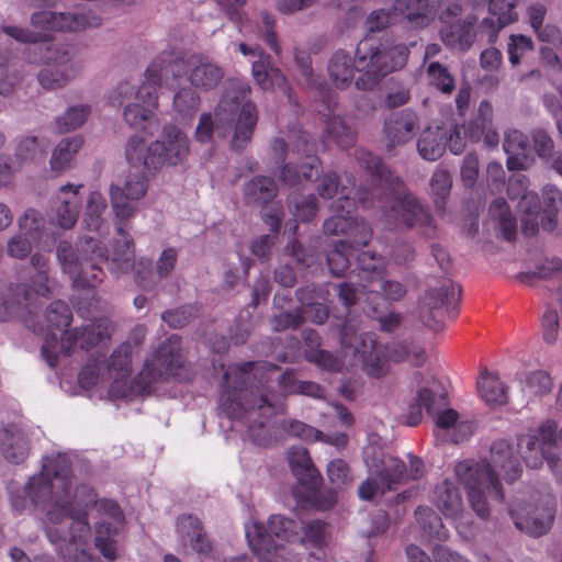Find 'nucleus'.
<instances>
[{
	"instance_id": "1",
	"label": "nucleus",
	"mask_w": 562,
	"mask_h": 562,
	"mask_svg": "<svg viewBox=\"0 0 562 562\" xmlns=\"http://www.w3.org/2000/svg\"><path fill=\"white\" fill-rule=\"evenodd\" d=\"M26 490L34 505L45 513V532L53 544L81 540L88 536V512L98 506L110 520H102L98 525L95 547L105 559L116 558L113 537L123 526L120 507L113 501L98 503L95 492L88 485H78L72 491L67 457L58 454L45 458L41 473L30 479Z\"/></svg>"
},
{
	"instance_id": "2",
	"label": "nucleus",
	"mask_w": 562,
	"mask_h": 562,
	"mask_svg": "<svg viewBox=\"0 0 562 562\" xmlns=\"http://www.w3.org/2000/svg\"><path fill=\"white\" fill-rule=\"evenodd\" d=\"M518 449L504 439L494 441L490 460L480 462L462 461L454 468L456 476L467 491L468 502L482 519L491 514V503H503L504 492L499 482L502 475L508 483L520 477L522 468Z\"/></svg>"
},
{
	"instance_id": "3",
	"label": "nucleus",
	"mask_w": 562,
	"mask_h": 562,
	"mask_svg": "<svg viewBox=\"0 0 562 562\" xmlns=\"http://www.w3.org/2000/svg\"><path fill=\"white\" fill-rule=\"evenodd\" d=\"M356 159L361 168L370 172L374 183L371 192L367 189L357 192L358 201L364 207H380L387 225L403 223L408 227L418 226L425 228V233L430 235L435 229L430 213L415 196L411 194L400 196L402 186L400 178L392 175L379 157L366 149H357Z\"/></svg>"
},
{
	"instance_id": "4",
	"label": "nucleus",
	"mask_w": 562,
	"mask_h": 562,
	"mask_svg": "<svg viewBox=\"0 0 562 562\" xmlns=\"http://www.w3.org/2000/svg\"><path fill=\"white\" fill-rule=\"evenodd\" d=\"M181 339L177 335L167 338L150 358H147L137 376L132 380L133 356L128 345H119L108 359H103L105 373L111 378L109 394L113 398L127 397L134 391L144 393L150 386L176 374L181 366Z\"/></svg>"
},
{
	"instance_id": "5",
	"label": "nucleus",
	"mask_w": 562,
	"mask_h": 562,
	"mask_svg": "<svg viewBox=\"0 0 562 562\" xmlns=\"http://www.w3.org/2000/svg\"><path fill=\"white\" fill-rule=\"evenodd\" d=\"M262 366L257 362H245L229 367L224 374L225 390L220 402L231 418H246L251 423L249 434L252 440L266 446L270 439L261 434L263 422L257 424V411L261 416H269L274 412L273 395L266 389V380L258 379Z\"/></svg>"
},
{
	"instance_id": "6",
	"label": "nucleus",
	"mask_w": 562,
	"mask_h": 562,
	"mask_svg": "<svg viewBox=\"0 0 562 562\" xmlns=\"http://www.w3.org/2000/svg\"><path fill=\"white\" fill-rule=\"evenodd\" d=\"M251 88L244 80H229L215 108V122L210 113L200 116L195 130V138L200 143L212 139L214 130L217 135L225 137L233 122L235 130L231 142L234 150H241L250 142L258 122L256 105L250 101Z\"/></svg>"
},
{
	"instance_id": "7",
	"label": "nucleus",
	"mask_w": 562,
	"mask_h": 562,
	"mask_svg": "<svg viewBox=\"0 0 562 562\" xmlns=\"http://www.w3.org/2000/svg\"><path fill=\"white\" fill-rule=\"evenodd\" d=\"M179 57L175 48L164 49L146 68L143 81L135 86L121 82L115 93L120 103H125L123 119L135 130H145L146 124L158 126L156 110L158 109L157 90L162 85L168 64Z\"/></svg>"
},
{
	"instance_id": "8",
	"label": "nucleus",
	"mask_w": 562,
	"mask_h": 562,
	"mask_svg": "<svg viewBox=\"0 0 562 562\" xmlns=\"http://www.w3.org/2000/svg\"><path fill=\"white\" fill-rule=\"evenodd\" d=\"M190 154V139L176 125L168 124L161 130L159 138L147 144L144 138L133 135L125 147V157L131 168H143L157 173L164 166H178Z\"/></svg>"
},
{
	"instance_id": "9",
	"label": "nucleus",
	"mask_w": 562,
	"mask_h": 562,
	"mask_svg": "<svg viewBox=\"0 0 562 562\" xmlns=\"http://www.w3.org/2000/svg\"><path fill=\"white\" fill-rule=\"evenodd\" d=\"M57 259L76 288H94L102 281L98 262L105 259V250L93 238H85L72 247L67 241L57 246Z\"/></svg>"
},
{
	"instance_id": "10",
	"label": "nucleus",
	"mask_w": 562,
	"mask_h": 562,
	"mask_svg": "<svg viewBox=\"0 0 562 562\" xmlns=\"http://www.w3.org/2000/svg\"><path fill=\"white\" fill-rule=\"evenodd\" d=\"M363 459L370 473L376 476L387 491L395 488V485L405 484L409 481L420 480L425 474V465L420 458L407 454L409 467L401 459L375 446L369 445L363 450Z\"/></svg>"
},
{
	"instance_id": "11",
	"label": "nucleus",
	"mask_w": 562,
	"mask_h": 562,
	"mask_svg": "<svg viewBox=\"0 0 562 562\" xmlns=\"http://www.w3.org/2000/svg\"><path fill=\"white\" fill-rule=\"evenodd\" d=\"M341 349L358 357L362 370L372 378L384 376L390 369L389 358L383 345H379L371 333H359L358 327L347 322L340 330Z\"/></svg>"
},
{
	"instance_id": "12",
	"label": "nucleus",
	"mask_w": 562,
	"mask_h": 562,
	"mask_svg": "<svg viewBox=\"0 0 562 562\" xmlns=\"http://www.w3.org/2000/svg\"><path fill=\"white\" fill-rule=\"evenodd\" d=\"M122 183L112 184L110 188L111 205L115 218L121 223H127L137 212L136 202L143 199L148 189V171L143 168H134Z\"/></svg>"
},
{
	"instance_id": "13",
	"label": "nucleus",
	"mask_w": 562,
	"mask_h": 562,
	"mask_svg": "<svg viewBox=\"0 0 562 562\" xmlns=\"http://www.w3.org/2000/svg\"><path fill=\"white\" fill-rule=\"evenodd\" d=\"M45 63V67L37 75L38 82L45 90L64 88L81 71L80 63L64 46L49 48Z\"/></svg>"
},
{
	"instance_id": "14",
	"label": "nucleus",
	"mask_w": 562,
	"mask_h": 562,
	"mask_svg": "<svg viewBox=\"0 0 562 562\" xmlns=\"http://www.w3.org/2000/svg\"><path fill=\"white\" fill-rule=\"evenodd\" d=\"M297 528L294 520L281 515H272L269 519V531L260 522L252 521L246 526V538L250 549L258 555H262L280 548L273 541L272 535L278 539L289 541L296 537Z\"/></svg>"
},
{
	"instance_id": "15",
	"label": "nucleus",
	"mask_w": 562,
	"mask_h": 562,
	"mask_svg": "<svg viewBox=\"0 0 562 562\" xmlns=\"http://www.w3.org/2000/svg\"><path fill=\"white\" fill-rule=\"evenodd\" d=\"M407 57L408 49L403 44H380L376 47H370L367 53L359 56L358 71L372 77V83H374L378 78L403 68Z\"/></svg>"
},
{
	"instance_id": "16",
	"label": "nucleus",
	"mask_w": 562,
	"mask_h": 562,
	"mask_svg": "<svg viewBox=\"0 0 562 562\" xmlns=\"http://www.w3.org/2000/svg\"><path fill=\"white\" fill-rule=\"evenodd\" d=\"M113 331L114 325L108 317L97 318L86 326L65 331L60 340L61 350L66 355L71 353L76 346L89 350L110 340Z\"/></svg>"
},
{
	"instance_id": "17",
	"label": "nucleus",
	"mask_w": 562,
	"mask_h": 562,
	"mask_svg": "<svg viewBox=\"0 0 562 562\" xmlns=\"http://www.w3.org/2000/svg\"><path fill=\"white\" fill-rule=\"evenodd\" d=\"M509 513L516 527L532 536H541L551 526L554 509L550 497L543 498L539 504L510 507Z\"/></svg>"
},
{
	"instance_id": "18",
	"label": "nucleus",
	"mask_w": 562,
	"mask_h": 562,
	"mask_svg": "<svg viewBox=\"0 0 562 562\" xmlns=\"http://www.w3.org/2000/svg\"><path fill=\"white\" fill-rule=\"evenodd\" d=\"M186 78L190 85L201 91H211L224 78V69L210 57L193 54L186 60Z\"/></svg>"
},
{
	"instance_id": "19",
	"label": "nucleus",
	"mask_w": 562,
	"mask_h": 562,
	"mask_svg": "<svg viewBox=\"0 0 562 562\" xmlns=\"http://www.w3.org/2000/svg\"><path fill=\"white\" fill-rule=\"evenodd\" d=\"M508 195L512 200L519 199L518 209L526 215L522 220L524 233L532 235L540 226L541 206L538 195L527 190V179L518 175L509 180Z\"/></svg>"
},
{
	"instance_id": "20",
	"label": "nucleus",
	"mask_w": 562,
	"mask_h": 562,
	"mask_svg": "<svg viewBox=\"0 0 562 562\" xmlns=\"http://www.w3.org/2000/svg\"><path fill=\"white\" fill-rule=\"evenodd\" d=\"M31 266L35 273L27 283H19L11 288L18 303L31 302L40 296H48L52 292V281L48 276V258L40 252L31 256Z\"/></svg>"
},
{
	"instance_id": "21",
	"label": "nucleus",
	"mask_w": 562,
	"mask_h": 562,
	"mask_svg": "<svg viewBox=\"0 0 562 562\" xmlns=\"http://www.w3.org/2000/svg\"><path fill=\"white\" fill-rule=\"evenodd\" d=\"M81 184H65L56 193L50 205V218L63 229H70L78 220L81 200L79 190Z\"/></svg>"
},
{
	"instance_id": "22",
	"label": "nucleus",
	"mask_w": 562,
	"mask_h": 562,
	"mask_svg": "<svg viewBox=\"0 0 562 562\" xmlns=\"http://www.w3.org/2000/svg\"><path fill=\"white\" fill-rule=\"evenodd\" d=\"M557 424L552 420L543 423L537 435H522L518 438L517 447L525 446L528 453L522 456L526 464L530 468H539L546 457V447L551 446L558 439Z\"/></svg>"
},
{
	"instance_id": "23",
	"label": "nucleus",
	"mask_w": 562,
	"mask_h": 562,
	"mask_svg": "<svg viewBox=\"0 0 562 562\" xmlns=\"http://www.w3.org/2000/svg\"><path fill=\"white\" fill-rule=\"evenodd\" d=\"M31 452V439L27 431L15 424L0 428V453L10 463L24 462Z\"/></svg>"
},
{
	"instance_id": "24",
	"label": "nucleus",
	"mask_w": 562,
	"mask_h": 562,
	"mask_svg": "<svg viewBox=\"0 0 562 562\" xmlns=\"http://www.w3.org/2000/svg\"><path fill=\"white\" fill-rule=\"evenodd\" d=\"M31 22L34 27L43 31H78L86 26H98L101 23L100 19L88 22L81 15L52 11L35 12Z\"/></svg>"
},
{
	"instance_id": "25",
	"label": "nucleus",
	"mask_w": 562,
	"mask_h": 562,
	"mask_svg": "<svg viewBox=\"0 0 562 562\" xmlns=\"http://www.w3.org/2000/svg\"><path fill=\"white\" fill-rule=\"evenodd\" d=\"M346 178L348 184H342L340 191L341 195L338 196L337 200L330 205V210L333 213H335V215L327 218L323 224L324 232L328 235H338L340 233L346 234L347 226L352 218L340 214L344 212L349 214L355 204L353 199H351V193L355 189V181L347 175Z\"/></svg>"
},
{
	"instance_id": "26",
	"label": "nucleus",
	"mask_w": 562,
	"mask_h": 562,
	"mask_svg": "<svg viewBox=\"0 0 562 562\" xmlns=\"http://www.w3.org/2000/svg\"><path fill=\"white\" fill-rule=\"evenodd\" d=\"M437 0H397L392 4V13L402 15L414 27L429 25L437 13Z\"/></svg>"
},
{
	"instance_id": "27",
	"label": "nucleus",
	"mask_w": 562,
	"mask_h": 562,
	"mask_svg": "<svg viewBox=\"0 0 562 562\" xmlns=\"http://www.w3.org/2000/svg\"><path fill=\"white\" fill-rule=\"evenodd\" d=\"M517 0H490L488 12L491 18H485L481 23L482 32L486 33L488 41L494 42L497 33L517 19L515 12Z\"/></svg>"
},
{
	"instance_id": "28",
	"label": "nucleus",
	"mask_w": 562,
	"mask_h": 562,
	"mask_svg": "<svg viewBox=\"0 0 562 562\" xmlns=\"http://www.w3.org/2000/svg\"><path fill=\"white\" fill-rule=\"evenodd\" d=\"M503 148L507 154L509 170H524L532 164V156L528 137L517 130L505 133Z\"/></svg>"
},
{
	"instance_id": "29",
	"label": "nucleus",
	"mask_w": 562,
	"mask_h": 562,
	"mask_svg": "<svg viewBox=\"0 0 562 562\" xmlns=\"http://www.w3.org/2000/svg\"><path fill=\"white\" fill-rule=\"evenodd\" d=\"M446 393L436 385L435 387H423L418 391L416 401L408 406L405 422L409 426H416L423 418V408L432 414L437 409L445 407Z\"/></svg>"
},
{
	"instance_id": "30",
	"label": "nucleus",
	"mask_w": 562,
	"mask_h": 562,
	"mask_svg": "<svg viewBox=\"0 0 562 562\" xmlns=\"http://www.w3.org/2000/svg\"><path fill=\"white\" fill-rule=\"evenodd\" d=\"M251 75L263 90L280 89L286 92V78L272 63L270 55L259 52L258 59L251 65Z\"/></svg>"
},
{
	"instance_id": "31",
	"label": "nucleus",
	"mask_w": 562,
	"mask_h": 562,
	"mask_svg": "<svg viewBox=\"0 0 562 562\" xmlns=\"http://www.w3.org/2000/svg\"><path fill=\"white\" fill-rule=\"evenodd\" d=\"M434 502L440 513L450 519L458 518L465 509L459 488L449 480L436 486Z\"/></svg>"
},
{
	"instance_id": "32",
	"label": "nucleus",
	"mask_w": 562,
	"mask_h": 562,
	"mask_svg": "<svg viewBox=\"0 0 562 562\" xmlns=\"http://www.w3.org/2000/svg\"><path fill=\"white\" fill-rule=\"evenodd\" d=\"M177 529L186 546L201 555H207L212 544L203 532L201 521L191 515L178 518Z\"/></svg>"
},
{
	"instance_id": "33",
	"label": "nucleus",
	"mask_w": 562,
	"mask_h": 562,
	"mask_svg": "<svg viewBox=\"0 0 562 562\" xmlns=\"http://www.w3.org/2000/svg\"><path fill=\"white\" fill-rule=\"evenodd\" d=\"M419 126L418 116L412 111H402L385 122V133L392 144H403L413 137Z\"/></svg>"
},
{
	"instance_id": "34",
	"label": "nucleus",
	"mask_w": 562,
	"mask_h": 562,
	"mask_svg": "<svg viewBox=\"0 0 562 562\" xmlns=\"http://www.w3.org/2000/svg\"><path fill=\"white\" fill-rule=\"evenodd\" d=\"M447 127H428L423 131L417 142L419 156L428 161L439 159L447 147Z\"/></svg>"
},
{
	"instance_id": "35",
	"label": "nucleus",
	"mask_w": 562,
	"mask_h": 562,
	"mask_svg": "<svg viewBox=\"0 0 562 562\" xmlns=\"http://www.w3.org/2000/svg\"><path fill=\"white\" fill-rule=\"evenodd\" d=\"M125 223L117 221L116 232L121 236L114 244L111 269L115 272H127L134 267L135 252L133 239L123 227Z\"/></svg>"
},
{
	"instance_id": "36",
	"label": "nucleus",
	"mask_w": 562,
	"mask_h": 562,
	"mask_svg": "<svg viewBox=\"0 0 562 562\" xmlns=\"http://www.w3.org/2000/svg\"><path fill=\"white\" fill-rule=\"evenodd\" d=\"M286 459L292 473L301 483L316 484L319 473L314 467L308 451L304 447H292L288 450Z\"/></svg>"
},
{
	"instance_id": "37",
	"label": "nucleus",
	"mask_w": 562,
	"mask_h": 562,
	"mask_svg": "<svg viewBox=\"0 0 562 562\" xmlns=\"http://www.w3.org/2000/svg\"><path fill=\"white\" fill-rule=\"evenodd\" d=\"M476 384L479 394L486 404L504 405L507 403V387L496 373L483 369Z\"/></svg>"
},
{
	"instance_id": "38",
	"label": "nucleus",
	"mask_w": 562,
	"mask_h": 562,
	"mask_svg": "<svg viewBox=\"0 0 562 562\" xmlns=\"http://www.w3.org/2000/svg\"><path fill=\"white\" fill-rule=\"evenodd\" d=\"M82 138L71 136L63 138L53 150L49 166L52 171L61 173L74 166L75 157L82 147Z\"/></svg>"
},
{
	"instance_id": "39",
	"label": "nucleus",
	"mask_w": 562,
	"mask_h": 562,
	"mask_svg": "<svg viewBox=\"0 0 562 562\" xmlns=\"http://www.w3.org/2000/svg\"><path fill=\"white\" fill-rule=\"evenodd\" d=\"M358 68L359 64L356 66L351 55L344 50H337L328 63L329 78L336 87L345 88L352 81Z\"/></svg>"
},
{
	"instance_id": "40",
	"label": "nucleus",
	"mask_w": 562,
	"mask_h": 562,
	"mask_svg": "<svg viewBox=\"0 0 562 562\" xmlns=\"http://www.w3.org/2000/svg\"><path fill=\"white\" fill-rule=\"evenodd\" d=\"M436 414V427L439 430H453L451 440L453 442L462 441L469 438L473 432V425L470 422H459V414L452 409L447 408L437 409Z\"/></svg>"
},
{
	"instance_id": "41",
	"label": "nucleus",
	"mask_w": 562,
	"mask_h": 562,
	"mask_svg": "<svg viewBox=\"0 0 562 562\" xmlns=\"http://www.w3.org/2000/svg\"><path fill=\"white\" fill-rule=\"evenodd\" d=\"M319 160L316 156L306 155L301 165L286 164L281 169L280 179L289 187H296L303 180H311L318 172Z\"/></svg>"
},
{
	"instance_id": "42",
	"label": "nucleus",
	"mask_w": 562,
	"mask_h": 562,
	"mask_svg": "<svg viewBox=\"0 0 562 562\" xmlns=\"http://www.w3.org/2000/svg\"><path fill=\"white\" fill-rule=\"evenodd\" d=\"M383 348L392 362L411 361L414 366H422L426 361L425 349L414 341H393Z\"/></svg>"
},
{
	"instance_id": "43",
	"label": "nucleus",
	"mask_w": 562,
	"mask_h": 562,
	"mask_svg": "<svg viewBox=\"0 0 562 562\" xmlns=\"http://www.w3.org/2000/svg\"><path fill=\"white\" fill-rule=\"evenodd\" d=\"M277 192V184L271 178L258 176L246 183L244 196L247 203L261 205L273 200Z\"/></svg>"
},
{
	"instance_id": "44",
	"label": "nucleus",
	"mask_w": 562,
	"mask_h": 562,
	"mask_svg": "<svg viewBox=\"0 0 562 562\" xmlns=\"http://www.w3.org/2000/svg\"><path fill=\"white\" fill-rule=\"evenodd\" d=\"M471 23L461 22L459 19L453 23H449L442 26L440 35L442 42L451 47H459L465 49L470 47L473 41Z\"/></svg>"
},
{
	"instance_id": "45",
	"label": "nucleus",
	"mask_w": 562,
	"mask_h": 562,
	"mask_svg": "<svg viewBox=\"0 0 562 562\" xmlns=\"http://www.w3.org/2000/svg\"><path fill=\"white\" fill-rule=\"evenodd\" d=\"M460 294L461 289L458 284L445 281L439 288L429 289L424 301L429 310H437L459 301Z\"/></svg>"
},
{
	"instance_id": "46",
	"label": "nucleus",
	"mask_w": 562,
	"mask_h": 562,
	"mask_svg": "<svg viewBox=\"0 0 562 562\" xmlns=\"http://www.w3.org/2000/svg\"><path fill=\"white\" fill-rule=\"evenodd\" d=\"M543 207H541L540 227L544 231H552L557 225L558 205L562 202L560 190L548 184L543 188Z\"/></svg>"
},
{
	"instance_id": "47",
	"label": "nucleus",
	"mask_w": 562,
	"mask_h": 562,
	"mask_svg": "<svg viewBox=\"0 0 562 562\" xmlns=\"http://www.w3.org/2000/svg\"><path fill=\"white\" fill-rule=\"evenodd\" d=\"M91 114L89 104H76L69 106L63 114L56 117L55 125L58 133H68L81 127Z\"/></svg>"
},
{
	"instance_id": "48",
	"label": "nucleus",
	"mask_w": 562,
	"mask_h": 562,
	"mask_svg": "<svg viewBox=\"0 0 562 562\" xmlns=\"http://www.w3.org/2000/svg\"><path fill=\"white\" fill-rule=\"evenodd\" d=\"M79 383L87 390L99 384H108V387H110L111 378L109 373H105L103 359L93 358L89 360L79 373Z\"/></svg>"
},
{
	"instance_id": "49",
	"label": "nucleus",
	"mask_w": 562,
	"mask_h": 562,
	"mask_svg": "<svg viewBox=\"0 0 562 562\" xmlns=\"http://www.w3.org/2000/svg\"><path fill=\"white\" fill-rule=\"evenodd\" d=\"M358 270L359 278L366 282L361 286L372 285L378 280H381L384 273L383 260L369 251L362 252L358 257Z\"/></svg>"
},
{
	"instance_id": "50",
	"label": "nucleus",
	"mask_w": 562,
	"mask_h": 562,
	"mask_svg": "<svg viewBox=\"0 0 562 562\" xmlns=\"http://www.w3.org/2000/svg\"><path fill=\"white\" fill-rule=\"evenodd\" d=\"M490 214L501 226L507 240H514L517 232L516 220L512 216L509 207L503 198L495 199L490 205Z\"/></svg>"
},
{
	"instance_id": "51",
	"label": "nucleus",
	"mask_w": 562,
	"mask_h": 562,
	"mask_svg": "<svg viewBox=\"0 0 562 562\" xmlns=\"http://www.w3.org/2000/svg\"><path fill=\"white\" fill-rule=\"evenodd\" d=\"M315 290L306 286L296 291L297 300L304 307V314L310 318L311 322L322 325L328 318V310L319 302H314Z\"/></svg>"
},
{
	"instance_id": "52",
	"label": "nucleus",
	"mask_w": 562,
	"mask_h": 562,
	"mask_svg": "<svg viewBox=\"0 0 562 562\" xmlns=\"http://www.w3.org/2000/svg\"><path fill=\"white\" fill-rule=\"evenodd\" d=\"M46 144L36 136H22L15 140V157L21 161H37L44 158Z\"/></svg>"
},
{
	"instance_id": "53",
	"label": "nucleus",
	"mask_w": 562,
	"mask_h": 562,
	"mask_svg": "<svg viewBox=\"0 0 562 562\" xmlns=\"http://www.w3.org/2000/svg\"><path fill=\"white\" fill-rule=\"evenodd\" d=\"M415 515L424 532L429 538H436L438 540L447 539L448 530L445 528L441 518L431 508L418 507Z\"/></svg>"
},
{
	"instance_id": "54",
	"label": "nucleus",
	"mask_w": 562,
	"mask_h": 562,
	"mask_svg": "<svg viewBox=\"0 0 562 562\" xmlns=\"http://www.w3.org/2000/svg\"><path fill=\"white\" fill-rule=\"evenodd\" d=\"M326 136L331 138L340 147H349L355 143L356 132L340 116H333L326 122Z\"/></svg>"
},
{
	"instance_id": "55",
	"label": "nucleus",
	"mask_w": 562,
	"mask_h": 562,
	"mask_svg": "<svg viewBox=\"0 0 562 562\" xmlns=\"http://www.w3.org/2000/svg\"><path fill=\"white\" fill-rule=\"evenodd\" d=\"M430 193L436 207L440 211L445 209L446 199L449 196L452 179L448 170L438 168L430 178Z\"/></svg>"
},
{
	"instance_id": "56",
	"label": "nucleus",
	"mask_w": 562,
	"mask_h": 562,
	"mask_svg": "<svg viewBox=\"0 0 562 562\" xmlns=\"http://www.w3.org/2000/svg\"><path fill=\"white\" fill-rule=\"evenodd\" d=\"M553 387L551 376L546 371H533L522 382L521 391L526 397L543 396Z\"/></svg>"
},
{
	"instance_id": "57",
	"label": "nucleus",
	"mask_w": 562,
	"mask_h": 562,
	"mask_svg": "<svg viewBox=\"0 0 562 562\" xmlns=\"http://www.w3.org/2000/svg\"><path fill=\"white\" fill-rule=\"evenodd\" d=\"M426 72L431 86L436 87L442 93H452L456 88L454 78L446 66L438 61H431L427 66Z\"/></svg>"
},
{
	"instance_id": "58",
	"label": "nucleus",
	"mask_w": 562,
	"mask_h": 562,
	"mask_svg": "<svg viewBox=\"0 0 562 562\" xmlns=\"http://www.w3.org/2000/svg\"><path fill=\"white\" fill-rule=\"evenodd\" d=\"M200 102V95L195 90L183 87L173 95V110L182 116H191L199 110Z\"/></svg>"
},
{
	"instance_id": "59",
	"label": "nucleus",
	"mask_w": 562,
	"mask_h": 562,
	"mask_svg": "<svg viewBox=\"0 0 562 562\" xmlns=\"http://www.w3.org/2000/svg\"><path fill=\"white\" fill-rule=\"evenodd\" d=\"M106 209V202L100 192L93 191L87 201L86 225L90 231H100L102 227V213Z\"/></svg>"
},
{
	"instance_id": "60",
	"label": "nucleus",
	"mask_w": 562,
	"mask_h": 562,
	"mask_svg": "<svg viewBox=\"0 0 562 562\" xmlns=\"http://www.w3.org/2000/svg\"><path fill=\"white\" fill-rule=\"evenodd\" d=\"M345 235L348 237V239L345 240L347 246L357 249L368 245L372 237V229L364 221L351 218Z\"/></svg>"
},
{
	"instance_id": "61",
	"label": "nucleus",
	"mask_w": 562,
	"mask_h": 562,
	"mask_svg": "<svg viewBox=\"0 0 562 562\" xmlns=\"http://www.w3.org/2000/svg\"><path fill=\"white\" fill-rule=\"evenodd\" d=\"M328 537L329 532L327 526L321 520H313L305 526L301 543L321 549L327 544Z\"/></svg>"
},
{
	"instance_id": "62",
	"label": "nucleus",
	"mask_w": 562,
	"mask_h": 562,
	"mask_svg": "<svg viewBox=\"0 0 562 562\" xmlns=\"http://www.w3.org/2000/svg\"><path fill=\"white\" fill-rule=\"evenodd\" d=\"M289 207L297 220L310 221L317 212L316 198L313 194L305 198L293 194L289 198Z\"/></svg>"
},
{
	"instance_id": "63",
	"label": "nucleus",
	"mask_w": 562,
	"mask_h": 562,
	"mask_svg": "<svg viewBox=\"0 0 562 562\" xmlns=\"http://www.w3.org/2000/svg\"><path fill=\"white\" fill-rule=\"evenodd\" d=\"M306 359L328 371H341L344 368L352 364L351 361L337 358L322 349L306 351Z\"/></svg>"
},
{
	"instance_id": "64",
	"label": "nucleus",
	"mask_w": 562,
	"mask_h": 562,
	"mask_svg": "<svg viewBox=\"0 0 562 562\" xmlns=\"http://www.w3.org/2000/svg\"><path fill=\"white\" fill-rule=\"evenodd\" d=\"M46 319L53 328L59 329L70 325L72 313L65 302L57 300L48 305Z\"/></svg>"
}]
</instances>
